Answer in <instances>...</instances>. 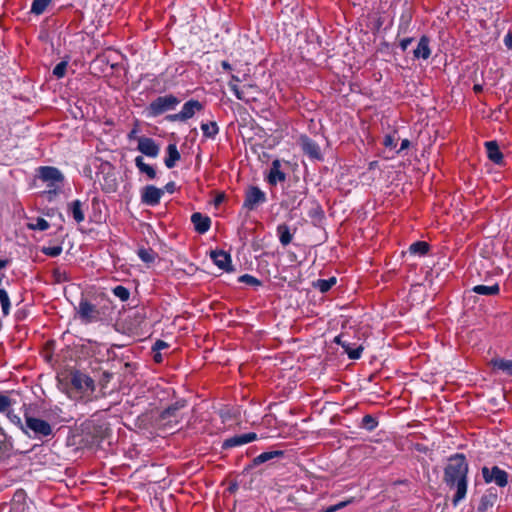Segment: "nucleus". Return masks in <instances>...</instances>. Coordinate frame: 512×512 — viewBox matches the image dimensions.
I'll return each instance as SVG.
<instances>
[{
	"instance_id": "obj_1",
	"label": "nucleus",
	"mask_w": 512,
	"mask_h": 512,
	"mask_svg": "<svg viewBox=\"0 0 512 512\" xmlns=\"http://www.w3.org/2000/svg\"><path fill=\"white\" fill-rule=\"evenodd\" d=\"M469 464L462 453H456L449 457L448 464L444 468L443 481L450 490L455 493L452 504L456 507L467 494Z\"/></svg>"
},
{
	"instance_id": "obj_2",
	"label": "nucleus",
	"mask_w": 512,
	"mask_h": 512,
	"mask_svg": "<svg viewBox=\"0 0 512 512\" xmlns=\"http://www.w3.org/2000/svg\"><path fill=\"white\" fill-rule=\"evenodd\" d=\"M95 391V382L87 374L81 371H73L70 374L69 396L75 399L90 397Z\"/></svg>"
},
{
	"instance_id": "obj_3",
	"label": "nucleus",
	"mask_w": 512,
	"mask_h": 512,
	"mask_svg": "<svg viewBox=\"0 0 512 512\" xmlns=\"http://www.w3.org/2000/svg\"><path fill=\"white\" fill-rule=\"evenodd\" d=\"M14 406H17L19 411H21L25 406V404L22 402L20 394L13 390L2 394V413H5L13 424L23 429L25 424L22 423L20 415L14 413Z\"/></svg>"
},
{
	"instance_id": "obj_4",
	"label": "nucleus",
	"mask_w": 512,
	"mask_h": 512,
	"mask_svg": "<svg viewBox=\"0 0 512 512\" xmlns=\"http://www.w3.org/2000/svg\"><path fill=\"white\" fill-rule=\"evenodd\" d=\"M24 418L25 425L22 430L29 437L41 439L53 435L52 426L47 421L33 417L27 411L24 413Z\"/></svg>"
},
{
	"instance_id": "obj_5",
	"label": "nucleus",
	"mask_w": 512,
	"mask_h": 512,
	"mask_svg": "<svg viewBox=\"0 0 512 512\" xmlns=\"http://www.w3.org/2000/svg\"><path fill=\"white\" fill-rule=\"evenodd\" d=\"M39 178L47 183L49 194H56L62 187L64 176L61 171L52 166H42L38 169Z\"/></svg>"
},
{
	"instance_id": "obj_6",
	"label": "nucleus",
	"mask_w": 512,
	"mask_h": 512,
	"mask_svg": "<svg viewBox=\"0 0 512 512\" xmlns=\"http://www.w3.org/2000/svg\"><path fill=\"white\" fill-rule=\"evenodd\" d=\"M180 100L172 95L159 96L155 98L146 108L148 117H157L167 111L175 109Z\"/></svg>"
},
{
	"instance_id": "obj_7",
	"label": "nucleus",
	"mask_w": 512,
	"mask_h": 512,
	"mask_svg": "<svg viewBox=\"0 0 512 512\" xmlns=\"http://www.w3.org/2000/svg\"><path fill=\"white\" fill-rule=\"evenodd\" d=\"M77 315L84 324H90L102 320V313L96 305L83 298L79 302Z\"/></svg>"
},
{
	"instance_id": "obj_8",
	"label": "nucleus",
	"mask_w": 512,
	"mask_h": 512,
	"mask_svg": "<svg viewBox=\"0 0 512 512\" xmlns=\"http://www.w3.org/2000/svg\"><path fill=\"white\" fill-rule=\"evenodd\" d=\"M266 201L267 197L265 192L257 186H249L245 191L243 208L248 211H253Z\"/></svg>"
},
{
	"instance_id": "obj_9",
	"label": "nucleus",
	"mask_w": 512,
	"mask_h": 512,
	"mask_svg": "<svg viewBox=\"0 0 512 512\" xmlns=\"http://www.w3.org/2000/svg\"><path fill=\"white\" fill-rule=\"evenodd\" d=\"M482 477L485 483H495L499 487H505L508 484V473L498 466L491 468L484 466L481 469Z\"/></svg>"
},
{
	"instance_id": "obj_10",
	"label": "nucleus",
	"mask_w": 512,
	"mask_h": 512,
	"mask_svg": "<svg viewBox=\"0 0 512 512\" xmlns=\"http://www.w3.org/2000/svg\"><path fill=\"white\" fill-rule=\"evenodd\" d=\"M334 342L343 348L349 359L356 360L361 357L363 346L349 341L346 334L342 333L336 336Z\"/></svg>"
},
{
	"instance_id": "obj_11",
	"label": "nucleus",
	"mask_w": 512,
	"mask_h": 512,
	"mask_svg": "<svg viewBox=\"0 0 512 512\" xmlns=\"http://www.w3.org/2000/svg\"><path fill=\"white\" fill-rule=\"evenodd\" d=\"M164 190L154 185H146L141 189V202L154 207L160 203Z\"/></svg>"
},
{
	"instance_id": "obj_12",
	"label": "nucleus",
	"mask_w": 512,
	"mask_h": 512,
	"mask_svg": "<svg viewBox=\"0 0 512 512\" xmlns=\"http://www.w3.org/2000/svg\"><path fill=\"white\" fill-rule=\"evenodd\" d=\"M266 181L271 186H276L279 182L286 180V173L282 170V163L279 159L272 161Z\"/></svg>"
},
{
	"instance_id": "obj_13",
	"label": "nucleus",
	"mask_w": 512,
	"mask_h": 512,
	"mask_svg": "<svg viewBox=\"0 0 512 512\" xmlns=\"http://www.w3.org/2000/svg\"><path fill=\"white\" fill-rule=\"evenodd\" d=\"M137 149L148 157L155 158L159 154V146L155 140L149 137L142 136L138 139Z\"/></svg>"
},
{
	"instance_id": "obj_14",
	"label": "nucleus",
	"mask_w": 512,
	"mask_h": 512,
	"mask_svg": "<svg viewBox=\"0 0 512 512\" xmlns=\"http://www.w3.org/2000/svg\"><path fill=\"white\" fill-rule=\"evenodd\" d=\"M257 439V434L254 432H249L241 435H235L233 437L227 438L224 440L222 444L223 449H230L237 446H241L247 443H250Z\"/></svg>"
},
{
	"instance_id": "obj_15",
	"label": "nucleus",
	"mask_w": 512,
	"mask_h": 512,
	"mask_svg": "<svg viewBox=\"0 0 512 512\" xmlns=\"http://www.w3.org/2000/svg\"><path fill=\"white\" fill-rule=\"evenodd\" d=\"M210 258L213 260L214 264L225 271H231V256L224 250H215L211 251Z\"/></svg>"
},
{
	"instance_id": "obj_16",
	"label": "nucleus",
	"mask_w": 512,
	"mask_h": 512,
	"mask_svg": "<svg viewBox=\"0 0 512 512\" xmlns=\"http://www.w3.org/2000/svg\"><path fill=\"white\" fill-rule=\"evenodd\" d=\"M300 145L303 152L310 158L319 159L321 157V150L319 145L308 136L303 135L300 137Z\"/></svg>"
},
{
	"instance_id": "obj_17",
	"label": "nucleus",
	"mask_w": 512,
	"mask_h": 512,
	"mask_svg": "<svg viewBox=\"0 0 512 512\" xmlns=\"http://www.w3.org/2000/svg\"><path fill=\"white\" fill-rule=\"evenodd\" d=\"M497 499H498V495H497L496 490L493 488H489L481 496L479 505L477 507V512H489L495 505Z\"/></svg>"
},
{
	"instance_id": "obj_18",
	"label": "nucleus",
	"mask_w": 512,
	"mask_h": 512,
	"mask_svg": "<svg viewBox=\"0 0 512 512\" xmlns=\"http://www.w3.org/2000/svg\"><path fill=\"white\" fill-rule=\"evenodd\" d=\"M191 222L195 231L199 234H205L211 227L210 217L200 212H195L191 215Z\"/></svg>"
},
{
	"instance_id": "obj_19",
	"label": "nucleus",
	"mask_w": 512,
	"mask_h": 512,
	"mask_svg": "<svg viewBox=\"0 0 512 512\" xmlns=\"http://www.w3.org/2000/svg\"><path fill=\"white\" fill-rule=\"evenodd\" d=\"M284 456V451L282 450H273V451H267L263 452L260 455L253 458L251 463L247 466V470L253 469L263 463H266L268 461H271L275 458H281Z\"/></svg>"
},
{
	"instance_id": "obj_20",
	"label": "nucleus",
	"mask_w": 512,
	"mask_h": 512,
	"mask_svg": "<svg viewBox=\"0 0 512 512\" xmlns=\"http://www.w3.org/2000/svg\"><path fill=\"white\" fill-rule=\"evenodd\" d=\"M487 157L494 164L502 165L504 163V157L499 149V145L496 141L485 142Z\"/></svg>"
},
{
	"instance_id": "obj_21",
	"label": "nucleus",
	"mask_w": 512,
	"mask_h": 512,
	"mask_svg": "<svg viewBox=\"0 0 512 512\" xmlns=\"http://www.w3.org/2000/svg\"><path fill=\"white\" fill-rule=\"evenodd\" d=\"M413 55L416 59H428L431 55L430 39L428 36L423 35L413 51Z\"/></svg>"
},
{
	"instance_id": "obj_22",
	"label": "nucleus",
	"mask_w": 512,
	"mask_h": 512,
	"mask_svg": "<svg viewBox=\"0 0 512 512\" xmlns=\"http://www.w3.org/2000/svg\"><path fill=\"white\" fill-rule=\"evenodd\" d=\"M202 109L203 105L198 100L191 99L187 101L180 111L183 121L192 118L196 111H201Z\"/></svg>"
},
{
	"instance_id": "obj_23",
	"label": "nucleus",
	"mask_w": 512,
	"mask_h": 512,
	"mask_svg": "<svg viewBox=\"0 0 512 512\" xmlns=\"http://www.w3.org/2000/svg\"><path fill=\"white\" fill-rule=\"evenodd\" d=\"M182 407H184V402H176V403L170 405L169 407H167L160 413V417H159L160 420L171 422L172 419H174V422L177 423L178 422V420H177L178 411Z\"/></svg>"
},
{
	"instance_id": "obj_24",
	"label": "nucleus",
	"mask_w": 512,
	"mask_h": 512,
	"mask_svg": "<svg viewBox=\"0 0 512 512\" xmlns=\"http://www.w3.org/2000/svg\"><path fill=\"white\" fill-rule=\"evenodd\" d=\"M166 151L167 157L165 158L164 163L167 168L171 169L176 165V162L180 160L181 156L176 144H169Z\"/></svg>"
},
{
	"instance_id": "obj_25",
	"label": "nucleus",
	"mask_w": 512,
	"mask_h": 512,
	"mask_svg": "<svg viewBox=\"0 0 512 512\" xmlns=\"http://www.w3.org/2000/svg\"><path fill=\"white\" fill-rule=\"evenodd\" d=\"M472 291L479 295H485V296H495L500 293V286L498 283H495L493 285H476L472 288Z\"/></svg>"
},
{
	"instance_id": "obj_26",
	"label": "nucleus",
	"mask_w": 512,
	"mask_h": 512,
	"mask_svg": "<svg viewBox=\"0 0 512 512\" xmlns=\"http://www.w3.org/2000/svg\"><path fill=\"white\" fill-rule=\"evenodd\" d=\"M276 231L279 237V241L283 246H287L292 242L294 233L290 231V228L287 224L278 225Z\"/></svg>"
},
{
	"instance_id": "obj_27",
	"label": "nucleus",
	"mask_w": 512,
	"mask_h": 512,
	"mask_svg": "<svg viewBox=\"0 0 512 512\" xmlns=\"http://www.w3.org/2000/svg\"><path fill=\"white\" fill-rule=\"evenodd\" d=\"M493 369L501 370L509 376H512V360L503 358H494L489 363Z\"/></svg>"
},
{
	"instance_id": "obj_28",
	"label": "nucleus",
	"mask_w": 512,
	"mask_h": 512,
	"mask_svg": "<svg viewBox=\"0 0 512 512\" xmlns=\"http://www.w3.org/2000/svg\"><path fill=\"white\" fill-rule=\"evenodd\" d=\"M68 210L71 212L74 220L77 223H81L85 219V215L82 209V202L80 200H74L68 205Z\"/></svg>"
},
{
	"instance_id": "obj_29",
	"label": "nucleus",
	"mask_w": 512,
	"mask_h": 512,
	"mask_svg": "<svg viewBox=\"0 0 512 512\" xmlns=\"http://www.w3.org/2000/svg\"><path fill=\"white\" fill-rule=\"evenodd\" d=\"M135 165L139 171L146 174L149 179H154L156 177V170L153 166L146 164L142 156H137L135 158Z\"/></svg>"
},
{
	"instance_id": "obj_30",
	"label": "nucleus",
	"mask_w": 512,
	"mask_h": 512,
	"mask_svg": "<svg viewBox=\"0 0 512 512\" xmlns=\"http://www.w3.org/2000/svg\"><path fill=\"white\" fill-rule=\"evenodd\" d=\"M430 249V246L427 242L425 241H416L414 243H412L409 247V252L411 254H415V255H419V256H424L428 253Z\"/></svg>"
},
{
	"instance_id": "obj_31",
	"label": "nucleus",
	"mask_w": 512,
	"mask_h": 512,
	"mask_svg": "<svg viewBox=\"0 0 512 512\" xmlns=\"http://www.w3.org/2000/svg\"><path fill=\"white\" fill-rule=\"evenodd\" d=\"M138 257L145 263H153L157 257V253L151 248L140 247L137 250Z\"/></svg>"
},
{
	"instance_id": "obj_32",
	"label": "nucleus",
	"mask_w": 512,
	"mask_h": 512,
	"mask_svg": "<svg viewBox=\"0 0 512 512\" xmlns=\"http://www.w3.org/2000/svg\"><path fill=\"white\" fill-rule=\"evenodd\" d=\"M201 130L206 138L214 139L219 132V128L216 122L211 121L209 123H202Z\"/></svg>"
},
{
	"instance_id": "obj_33",
	"label": "nucleus",
	"mask_w": 512,
	"mask_h": 512,
	"mask_svg": "<svg viewBox=\"0 0 512 512\" xmlns=\"http://www.w3.org/2000/svg\"><path fill=\"white\" fill-rule=\"evenodd\" d=\"M237 82H240L239 77L236 76V75H232L231 76V81L228 84L229 88L234 93V95L236 96L237 99L247 102L248 99L245 97L243 90H241L238 87Z\"/></svg>"
},
{
	"instance_id": "obj_34",
	"label": "nucleus",
	"mask_w": 512,
	"mask_h": 512,
	"mask_svg": "<svg viewBox=\"0 0 512 512\" xmlns=\"http://www.w3.org/2000/svg\"><path fill=\"white\" fill-rule=\"evenodd\" d=\"M336 284V278L331 277L329 279H318L314 283V287L319 289L320 292H328Z\"/></svg>"
},
{
	"instance_id": "obj_35",
	"label": "nucleus",
	"mask_w": 512,
	"mask_h": 512,
	"mask_svg": "<svg viewBox=\"0 0 512 512\" xmlns=\"http://www.w3.org/2000/svg\"><path fill=\"white\" fill-rule=\"evenodd\" d=\"M50 2L51 0H33L31 5V13L35 15L42 14L46 10Z\"/></svg>"
},
{
	"instance_id": "obj_36",
	"label": "nucleus",
	"mask_w": 512,
	"mask_h": 512,
	"mask_svg": "<svg viewBox=\"0 0 512 512\" xmlns=\"http://www.w3.org/2000/svg\"><path fill=\"white\" fill-rule=\"evenodd\" d=\"M49 223L42 217H37L33 221L27 224V227L31 230L44 231L49 228Z\"/></svg>"
},
{
	"instance_id": "obj_37",
	"label": "nucleus",
	"mask_w": 512,
	"mask_h": 512,
	"mask_svg": "<svg viewBox=\"0 0 512 512\" xmlns=\"http://www.w3.org/2000/svg\"><path fill=\"white\" fill-rule=\"evenodd\" d=\"M378 426V421L370 414L365 415L361 420V427L367 431H373Z\"/></svg>"
},
{
	"instance_id": "obj_38",
	"label": "nucleus",
	"mask_w": 512,
	"mask_h": 512,
	"mask_svg": "<svg viewBox=\"0 0 512 512\" xmlns=\"http://www.w3.org/2000/svg\"><path fill=\"white\" fill-rule=\"evenodd\" d=\"M238 281L240 283H244L246 285H249V286H255V287H258V286H261L262 282L257 279L256 277L250 275V274H243L241 275L239 278H238Z\"/></svg>"
},
{
	"instance_id": "obj_39",
	"label": "nucleus",
	"mask_w": 512,
	"mask_h": 512,
	"mask_svg": "<svg viewBox=\"0 0 512 512\" xmlns=\"http://www.w3.org/2000/svg\"><path fill=\"white\" fill-rule=\"evenodd\" d=\"M112 292L121 301H127L130 297V291L122 285H118V286L114 287Z\"/></svg>"
},
{
	"instance_id": "obj_40",
	"label": "nucleus",
	"mask_w": 512,
	"mask_h": 512,
	"mask_svg": "<svg viewBox=\"0 0 512 512\" xmlns=\"http://www.w3.org/2000/svg\"><path fill=\"white\" fill-rule=\"evenodd\" d=\"M41 252L44 255L49 256V257H57L62 253V246L61 245H56V246H51V247L43 246L41 248Z\"/></svg>"
},
{
	"instance_id": "obj_41",
	"label": "nucleus",
	"mask_w": 512,
	"mask_h": 512,
	"mask_svg": "<svg viewBox=\"0 0 512 512\" xmlns=\"http://www.w3.org/2000/svg\"><path fill=\"white\" fill-rule=\"evenodd\" d=\"M67 62L66 61H61L59 62L53 69V75L56 76L57 78H62L65 76L66 74V70H67Z\"/></svg>"
},
{
	"instance_id": "obj_42",
	"label": "nucleus",
	"mask_w": 512,
	"mask_h": 512,
	"mask_svg": "<svg viewBox=\"0 0 512 512\" xmlns=\"http://www.w3.org/2000/svg\"><path fill=\"white\" fill-rule=\"evenodd\" d=\"M53 277H54L55 281L58 283L65 282V281L69 280V278L66 275V272L61 270L60 268H56L53 270Z\"/></svg>"
},
{
	"instance_id": "obj_43",
	"label": "nucleus",
	"mask_w": 512,
	"mask_h": 512,
	"mask_svg": "<svg viewBox=\"0 0 512 512\" xmlns=\"http://www.w3.org/2000/svg\"><path fill=\"white\" fill-rule=\"evenodd\" d=\"M10 308V300L7 295V292L2 289V314L8 315Z\"/></svg>"
},
{
	"instance_id": "obj_44",
	"label": "nucleus",
	"mask_w": 512,
	"mask_h": 512,
	"mask_svg": "<svg viewBox=\"0 0 512 512\" xmlns=\"http://www.w3.org/2000/svg\"><path fill=\"white\" fill-rule=\"evenodd\" d=\"M350 501H343V502H340L338 504H335V505H332V506H329L327 507L326 509H323L321 512H336L344 507H346L348 505Z\"/></svg>"
},
{
	"instance_id": "obj_45",
	"label": "nucleus",
	"mask_w": 512,
	"mask_h": 512,
	"mask_svg": "<svg viewBox=\"0 0 512 512\" xmlns=\"http://www.w3.org/2000/svg\"><path fill=\"white\" fill-rule=\"evenodd\" d=\"M383 145L387 148H394L396 146L395 138L392 135H386L383 140Z\"/></svg>"
},
{
	"instance_id": "obj_46",
	"label": "nucleus",
	"mask_w": 512,
	"mask_h": 512,
	"mask_svg": "<svg viewBox=\"0 0 512 512\" xmlns=\"http://www.w3.org/2000/svg\"><path fill=\"white\" fill-rule=\"evenodd\" d=\"M169 345L163 340H157L153 345V351L159 352L160 350L168 348Z\"/></svg>"
},
{
	"instance_id": "obj_47",
	"label": "nucleus",
	"mask_w": 512,
	"mask_h": 512,
	"mask_svg": "<svg viewBox=\"0 0 512 512\" xmlns=\"http://www.w3.org/2000/svg\"><path fill=\"white\" fill-rule=\"evenodd\" d=\"M413 41V38H404L400 41V47L402 49V51H405L408 46L412 43Z\"/></svg>"
},
{
	"instance_id": "obj_48",
	"label": "nucleus",
	"mask_w": 512,
	"mask_h": 512,
	"mask_svg": "<svg viewBox=\"0 0 512 512\" xmlns=\"http://www.w3.org/2000/svg\"><path fill=\"white\" fill-rule=\"evenodd\" d=\"M504 43L506 45L507 48L509 49H512V32H509L505 38H504Z\"/></svg>"
},
{
	"instance_id": "obj_49",
	"label": "nucleus",
	"mask_w": 512,
	"mask_h": 512,
	"mask_svg": "<svg viewBox=\"0 0 512 512\" xmlns=\"http://www.w3.org/2000/svg\"><path fill=\"white\" fill-rule=\"evenodd\" d=\"M169 121H183L181 113L171 114L166 117Z\"/></svg>"
},
{
	"instance_id": "obj_50",
	"label": "nucleus",
	"mask_w": 512,
	"mask_h": 512,
	"mask_svg": "<svg viewBox=\"0 0 512 512\" xmlns=\"http://www.w3.org/2000/svg\"><path fill=\"white\" fill-rule=\"evenodd\" d=\"M165 191H167L168 193H174L175 189H176V185L173 181L167 183L164 187Z\"/></svg>"
},
{
	"instance_id": "obj_51",
	"label": "nucleus",
	"mask_w": 512,
	"mask_h": 512,
	"mask_svg": "<svg viewBox=\"0 0 512 512\" xmlns=\"http://www.w3.org/2000/svg\"><path fill=\"white\" fill-rule=\"evenodd\" d=\"M409 147H410V141L408 139L402 140L400 149L398 150V153H400L401 151H403L405 149H408Z\"/></svg>"
},
{
	"instance_id": "obj_52",
	"label": "nucleus",
	"mask_w": 512,
	"mask_h": 512,
	"mask_svg": "<svg viewBox=\"0 0 512 512\" xmlns=\"http://www.w3.org/2000/svg\"><path fill=\"white\" fill-rule=\"evenodd\" d=\"M224 198H225V195L223 193L221 194H218L215 199H214V204L216 206H218L219 204H221L223 201H224Z\"/></svg>"
},
{
	"instance_id": "obj_53",
	"label": "nucleus",
	"mask_w": 512,
	"mask_h": 512,
	"mask_svg": "<svg viewBox=\"0 0 512 512\" xmlns=\"http://www.w3.org/2000/svg\"><path fill=\"white\" fill-rule=\"evenodd\" d=\"M322 215L323 214V211L321 209V207L319 205L316 206V208L313 210V212L311 213V215Z\"/></svg>"
},
{
	"instance_id": "obj_54",
	"label": "nucleus",
	"mask_w": 512,
	"mask_h": 512,
	"mask_svg": "<svg viewBox=\"0 0 512 512\" xmlns=\"http://www.w3.org/2000/svg\"><path fill=\"white\" fill-rule=\"evenodd\" d=\"M221 66L223 69H225L227 71H230L232 69L230 63L227 61H222Z\"/></svg>"
},
{
	"instance_id": "obj_55",
	"label": "nucleus",
	"mask_w": 512,
	"mask_h": 512,
	"mask_svg": "<svg viewBox=\"0 0 512 512\" xmlns=\"http://www.w3.org/2000/svg\"><path fill=\"white\" fill-rule=\"evenodd\" d=\"M105 191L107 192H112V191H115L116 190V184L113 183V184H109L107 188H104Z\"/></svg>"
},
{
	"instance_id": "obj_56",
	"label": "nucleus",
	"mask_w": 512,
	"mask_h": 512,
	"mask_svg": "<svg viewBox=\"0 0 512 512\" xmlns=\"http://www.w3.org/2000/svg\"><path fill=\"white\" fill-rule=\"evenodd\" d=\"M154 360L155 362L160 363L162 361V355L159 352L155 353Z\"/></svg>"
},
{
	"instance_id": "obj_57",
	"label": "nucleus",
	"mask_w": 512,
	"mask_h": 512,
	"mask_svg": "<svg viewBox=\"0 0 512 512\" xmlns=\"http://www.w3.org/2000/svg\"><path fill=\"white\" fill-rule=\"evenodd\" d=\"M473 90H474L476 93L481 92V91H482V86H481V85L476 84V85H474Z\"/></svg>"
},
{
	"instance_id": "obj_58",
	"label": "nucleus",
	"mask_w": 512,
	"mask_h": 512,
	"mask_svg": "<svg viewBox=\"0 0 512 512\" xmlns=\"http://www.w3.org/2000/svg\"><path fill=\"white\" fill-rule=\"evenodd\" d=\"M134 133H135V130L131 131V133L129 134V137L132 138V136H134Z\"/></svg>"
},
{
	"instance_id": "obj_59",
	"label": "nucleus",
	"mask_w": 512,
	"mask_h": 512,
	"mask_svg": "<svg viewBox=\"0 0 512 512\" xmlns=\"http://www.w3.org/2000/svg\"><path fill=\"white\" fill-rule=\"evenodd\" d=\"M5 265H6V262L2 260V263H1L2 268H4Z\"/></svg>"
}]
</instances>
